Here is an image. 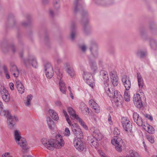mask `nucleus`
Here are the masks:
<instances>
[{
	"label": "nucleus",
	"mask_w": 157,
	"mask_h": 157,
	"mask_svg": "<svg viewBox=\"0 0 157 157\" xmlns=\"http://www.w3.org/2000/svg\"><path fill=\"white\" fill-rule=\"evenodd\" d=\"M44 71L46 77L48 78H51L53 75V71L51 64L47 63L45 65Z\"/></svg>",
	"instance_id": "9"
},
{
	"label": "nucleus",
	"mask_w": 157,
	"mask_h": 157,
	"mask_svg": "<svg viewBox=\"0 0 157 157\" xmlns=\"http://www.w3.org/2000/svg\"><path fill=\"white\" fill-rule=\"evenodd\" d=\"M113 98L117 106L121 104L123 98L119 92L117 90L115 91L114 95Z\"/></svg>",
	"instance_id": "12"
},
{
	"label": "nucleus",
	"mask_w": 157,
	"mask_h": 157,
	"mask_svg": "<svg viewBox=\"0 0 157 157\" xmlns=\"http://www.w3.org/2000/svg\"><path fill=\"white\" fill-rule=\"evenodd\" d=\"M46 121L50 129L53 130L56 128V126L55 123L49 117H48L46 118Z\"/></svg>",
	"instance_id": "20"
},
{
	"label": "nucleus",
	"mask_w": 157,
	"mask_h": 157,
	"mask_svg": "<svg viewBox=\"0 0 157 157\" xmlns=\"http://www.w3.org/2000/svg\"><path fill=\"white\" fill-rule=\"evenodd\" d=\"M152 33L154 35H157V30H153Z\"/></svg>",
	"instance_id": "58"
},
{
	"label": "nucleus",
	"mask_w": 157,
	"mask_h": 157,
	"mask_svg": "<svg viewBox=\"0 0 157 157\" xmlns=\"http://www.w3.org/2000/svg\"><path fill=\"white\" fill-rule=\"evenodd\" d=\"M91 55L94 58L98 57V46L95 43L92 42L90 48Z\"/></svg>",
	"instance_id": "10"
},
{
	"label": "nucleus",
	"mask_w": 157,
	"mask_h": 157,
	"mask_svg": "<svg viewBox=\"0 0 157 157\" xmlns=\"http://www.w3.org/2000/svg\"><path fill=\"white\" fill-rule=\"evenodd\" d=\"M2 68H3V71H4V73H6L8 72V71L7 70V67H6V66H5V65L3 66L2 67Z\"/></svg>",
	"instance_id": "55"
},
{
	"label": "nucleus",
	"mask_w": 157,
	"mask_h": 157,
	"mask_svg": "<svg viewBox=\"0 0 157 157\" xmlns=\"http://www.w3.org/2000/svg\"><path fill=\"white\" fill-rule=\"evenodd\" d=\"M7 117V124L8 127L10 129H13L14 126L13 121L14 120H17V117L15 116H13L10 114H6V116Z\"/></svg>",
	"instance_id": "13"
},
{
	"label": "nucleus",
	"mask_w": 157,
	"mask_h": 157,
	"mask_svg": "<svg viewBox=\"0 0 157 157\" xmlns=\"http://www.w3.org/2000/svg\"><path fill=\"white\" fill-rule=\"evenodd\" d=\"M91 131L93 132V136L97 140H100L102 138L103 136L99 130L97 129L92 128Z\"/></svg>",
	"instance_id": "17"
},
{
	"label": "nucleus",
	"mask_w": 157,
	"mask_h": 157,
	"mask_svg": "<svg viewBox=\"0 0 157 157\" xmlns=\"http://www.w3.org/2000/svg\"><path fill=\"white\" fill-rule=\"evenodd\" d=\"M55 104L57 106L61 107L62 106L61 102L60 101H57L55 102Z\"/></svg>",
	"instance_id": "52"
},
{
	"label": "nucleus",
	"mask_w": 157,
	"mask_h": 157,
	"mask_svg": "<svg viewBox=\"0 0 157 157\" xmlns=\"http://www.w3.org/2000/svg\"><path fill=\"white\" fill-rule=\"evenodd\" d=\"M49 13H50V15L51 16H53V12L52 10H49Z\"/></svg>",
	"instance_id": "64"
},
{
	"label": "nucleus",
	"mask_w": 157,
	"mask_h": 157,
	"mask_svg": "<svg viewBox=\"0 0 157 157\" xmlns=\"http://www.w3.org/2000/svg\"><path fill=\"white\" fill-rule=\"evenodd\" d=\"M88 13L87 11L85 10H83L82 12V15L83 17L85 15L87 16Z\"/></svg>",
	"instance_id": "54"
},
{
	"label": "nucleus",
	"mask_w": 157,
	"mask_h": 157,
	"mask_svg": "<svg viewBox=\"0 0 157 157\" xmlns=\"http://www.w3.org/2000/svg\"><path fill=\"white\" fill-rule=\"evenodd\" d=\"M81 7L80 5L78 4V0H76L74 4V12H77L78 10L77 8H78L79 9Z\"/></svg>",
	"instance_id": "42"
},
{
	"label": "nucleus",
	"mask_w": 157,
	"mask_h": 157,
	"mask_svg": "<svg viewBox=\"0 0 157 157\" xmlns=\"http://www.w3.org/2000/svg\"><path fill=\"white\" fill-rule=\"evenodd\" d=\"M33 98V96L31 94H29L27 97L26 100L25 101L24 103L25 105L29 107L30 106V103Z\"/></svg>",
	"instance_id": "36"
},
{
	"label": "nucleus",
	"mask_w": 157,
	"mask_h": 157,
	"mask_svg": "<svg viewBox=\"0 0 157 157\" xmlns=\"http://www.w3.org/2000/svg\"><path fill=\"white\" fill-rule=\"evenodd\" d=\"M100 75L101 80L105 82L104 86H105V84L107 83L109 84V78L108 74L106 71L104 70L101 71L100 72Z\"/></svg>",
	"instance_id": "15"
},
{
	"label": "nucleus",
	"mask_w": 157,
	"mask_h": 157,
	"mask_svg": "<svg viewBox=\"0 0 157 157\" xmlns=\"http://www.w3.org/2000/svg\"><path fill=\"white\" fill-rule=\"evenodd\" d=\"M94 1L96 2L98 4H101V0H94Z\"/></svg>",
	"instance_id": "63"
},
{
	"label": "nucleus",
	"mask_w": 157,
	"mask_h": 157,
	"mask_svg": "<svg viewBox=\"0 0 157 157\" xmlns=\"http://www.w3.org/2000/svg\"><path fill=\"white\" fill-rule=\"evenodd\" d=\"M61 91L63 94H65L66 90V87H59Z\"/></svg>",
	"instance_id": "50"
},
{
	"label": "nucleus",
	"mask_w": 157,
	"mask_h": 157,
	"mask_svg": "<svg viewBox=\"0 0 157 157\" xmlns=\"http://www.w3.org/2000/svg\"><path fill=\"white\" fill-rule=\"evenodd\" d=\"M127 91L125 90L124 96L125 101L127 102H128L130 100V95Z\"/></svg>",
	"instance_id": "40"
},
{
	"label": "nucleus",
	"mask_w": 157,
	"mask_h": 157,
	"mask_svg": "<svg viewBox=\"0 0 157 157\" xmlns=\"http://www.w3.org/2000/svg\"><path fill=\"white\" fill-rule=\"evenodd\" d=\"M79 48L83 52H85L86 50L87 47L84 44L80 45L79 46Z\"/></svg>",
	"instance_id": "45"
},
{
	"label": "nucleus",
	"mask_w": 157,
	"mask_h": 157,
	"mask_svg": "<svg viewBox=\"0 0 157 157\" xmlns=\"http://www.w3.org/2000/svg\"><path fill=\"white\" fill-rule=\"evenodd\" d=\"M137 76L139 86L140 89H142L144 85L143 79L140 73H137Z\"/></svg>",
	"instance_id": "29"
},
{
	"label": "nucleus",
	"mask_w": 157,
	"mask_h": 157,
	"mask_svg": "<svg viewBox=\"0 0 157 157\" xmlns=\"http://www.w3.org/2000/svg\"><path fill=\"white\" fill-rule=\"evenodd\" d=\"M65 71L68 75L72 78L74 76L75 71L72 67H68L65 69Z\"/></svg>",
	"instance_id": "33"
},
{
	"label": "nucleus",
	"mask_w": 157,
	"mask_h": 157,
	"mask_svg": "<svg viewBox=\"0 0 157 157\" xmlns=\"http://www.w3.org/2000/svg\"><path fill=\"white\" fill-rule=\"evenodd\" d=\"M110 75L111 82L114 86H117L118 84V78L115 73L111 72Z\"/></svg>",
	"instance_id": "26"
},
{
	"label": "nucleus",
	"mask_w": 157,
	"mask_h": 157,
	"mask_svg": "<svg viewBox=\"0 0 157 157\" xmlns=\"http://www.w3.org/2000/svg\"><path fill=\"white\" fill-rule=\"evenodd\" d=\"M63 113L66 118V120L68 124L69 125H71V121L69 117V116L68 115L67 112L65 110H63Z\"/></svg>",
	"instance_id": "44"
},
{
	"label": "nucleus",
	"mask_w": 157,
	"mask_h": 157,
	"mask_svg": "<svg viewBox=\"0 0 157 157\" xmlns=\"http://www.w3.org/2000/svg\"><path fill=\"white\" fill-rule=\"evenodd\" d=\"M3 105L2 103L0 101V114L2 116H6L8 114L9 112L8 111L4 110L3 109Z\"/></svg>",
	"instance_id": "34"
},
{
	"label": "nucleus",
	"mask_w": 157,
	"mask_h": 157,
	"mask_svg": "<svg viewBox=\"0 0 157 157\" xmlns=\"http://www.w3.org/2000/svg\"><path fill=\"white\" fill-rule=\"evenodd\" d=\"M82 111H85L87 113H89V109L87 107L86 105L82 103L81 104L80 107Z\"/></svg>",
	"instance_id": "41"
},
{
	"label": "nucleus",
	"mask_w": 157,
	"mask_h": 157,
	"mask_svg": "<svg viewBox=\"0 0 157 157\" xmlns=\"http://www.w3.org/2000/svg\"><path fill=\"white\" fill-rule=\"evenodd\" d=\"M56 140L53 139L54 149L55 148L60 149L63 147L64 141L62 138L61 136L59 134L56 136Z\"/></svg>",
	"instance_id": "4"
},
{
	"label": "nucleus",
	"mask_w": 157,
	"mask_h": 157,
	"mask_svg": "<svg viewBox=\"0 0 157 157\" xmlns=\"http://www.w3.org/2000/svg\"><path fill=\"white\" fill-rule=\"evenodd\" d=\"M25 65L27 67H29L31 66L35 68L37 66V63L35 57L33 56H29L28 58L25 59H22Z\"/></svg>",
	"instance_id": "3"
},
{
	"label": "nucleus",
	"mask_w": 157,
	"mask_h": 157,
	"mask_svg": "<svg viewBox=\"0 0 157 157\" xmlns=\"http://www.w3.org/2000/svg\"><path fill=\"white\" fill-rule=\"evenodd\" d=\"M108 83L105 84V86H104L105 90L108 96L110 98H113L114 95L115 91H114L112 89H109L108 87Z\"/></svg>",
	"instance_id": "22"
},
{
	"label": "nucleus",
	"mask_w": 157,
	"mask_h": 157,
	"mask_svg": "<svg viewBox=\"0 0 157 157\" xmlns=\"http://www.w3.org/2000/svg\"><path fill=\"white\" fill-rule=\"evenodd\" d=\"M71 133L68 128H66L65 129L64 135L68 136L70 135Z\"/></svg>",
	"instance_id": "47"
},
{
	"label": "nucleus",
	"mask_w": 157,
	"mask_h": 157,
	"mask_svg": "<svg viewBox=\"0 0 157 157\" xmlns=\"http://www.w3.org/2000/svg\"><path fill=\"white\" fill-rule=\"evenodd\" d=\"M59 0H54L53 5L54 8L56 9H59L60 7Z\"/></svg>",
	"instance_id": "43"
},
{
	"label": "nucleus",
	"mask_w": 157,
	"mask_h": 157,
	"mask_svg": "<svg viewBox=\"0 0 157 157\" xmlns=\"http://www.w3.org/2000/svg\"><path fill=\"white\" fill-rule=\"evenodd\" d=\"M143 127L145 131L150 134H153L155 132L154 128L150 125H144Z\"/></svg>",
	"instance_id": "32"
},
{
	"label": "nucleus",
	"mask_w": 157,
	"mask_h": 157,
	"mask_svg": "<svg viewBox=\"0 0 157 157\" xmlns=\"http://www.w3.org/2000/svg\"><path fill=\"white\" fill-rule=\"evenodd\" d=\"M74 24H72L71 25V28L72 29L71 31V32L70 37L72 40H73L75 39L76 35V33L75 31L74 30Z\"/></svg>",
	"instance_id": "37"
},
{
	"label": "nucleus",
	"mask_w": 157,
	"mask_h": 157,
	"mask_svg": "<svg viewBox=\"0 0 157 157\" xmlns=\"http://www.w3.org/2000/svg\"><path fill=\"white\" fill-rule=\"evenodd\" d=\"M10 71L12 74L15 77L18 76L19 72L17 66L13 64H11Z\"/></svg>",
	"instance_id": "27"
},
{
	"label": "nucleus",
	"mask_w": 157,
	"mask_h": 157,
	"mask_svg": "<svg viewBox=\"0 0 157 157\" xmlns=\"http://www.w3.org/2000/svg\"><path fill=\"white\" fill-rule=\"evenodd\" d=\"M42 145L46 148L51 150H54L53 139H47L43 138L41 139Z\"/></svg>",
	"instance_id": "6"
},
{
	"label": "nucleus",
	"mask_w": 157,
	"mask_h": 157,
	"mask_svg": "<svg viewBox=\"0 0 157 157\" xmlns=\"http://www.w3.org/2000/svg\"><path fill=\"white\" fill-rule=\"evenodd\" d=\"M89 103L91 108L94 109L95 112L98 113L100 112V109L99 106L94 100L92 99L90 100Z\"/></svg>",
	"instance_id": "24"
},
{
	"label": "nucleus",
	"mask_w": 157,
	"mask_h": 157,
	"mask_svg": "<svg viewBox=\"0 0 157 157\" xmlns=\"http://www.w3.org/2000/svg\"><path fill=\"white\" fill-rule=\"evenodd\" d=\"M96 139L92 136H89L87 138V140L90 145L93 147L96 148L98 145V143Z\"/></svg>",
	"instance_id": "19"
},
{
	"label": "nucleus",
	"mask_w": 157,
	"mask_h": 157,
	"mask_svg": "<svg viewBox=\"0 0 157 157\" xmlns=\"http://www.w3.org/2000/svg\"><path fill=\"white\" fill-rule=\"evenodd\" d=\"M108 121L109 122H112V121H111V116L109 114L108 115Z\"/></svg>",
	"instance_id": "62"
},
{
	"label": "nucleus",
	"mask_w": 157,
	"mask_h": 157,
	"mask_svg": "<svg viewBox=\"0 0 157 157\" xmlns=\"http://www.w3.org/2000/svg\"><path fill=\"white\" fill-rule=\"evenodd\" d=\"M1 94L3 101L6 102H8L10 101V94L6 89H3Z\"/></svg>",
	"instance_id": "18"
},
{
	"label": "nucleus",
	"mask_w": 157,
	"mask_h": 157,
	"mask_svg": "<svg viewBox=\"0 0 157 157\" xmlns=\"http://www.w3.org/2000/svg\"><path fill=\"white\" fill-rule=\"evenodd\" d=\"M133 118L134 121L139 126H142L143 121L142 118L136 112L133 113Z\"/></svg>",
	"instance_id": "16"
},
{
	"label": "nucleus",
	"mask_w": 157,
	"mask_h": 157,
	"mask_svg": "<svg viewBox=\"0 0 157 157\" xmlns=\"http://www.w3.org/2000/svg\"><path fill=\"white\" fill-rule=\"evenodd\" d=\"M67 111L72 119H76L77 117L78 118V116L75 113V111L71 107H68L67 108Z\"/></svg>",
	"instance_id": "30"
},
{
	"label": "nucleus",
	"mask_w": 157,
	"mask_h": 157,
	"mask_svg": "<svg viewBox=\"0 0 157 157\" xmlns=\"http://www.w3.org/2000/svg\"><path fill=\"white\" fill-rule=\"evenodd\" d=\"M98 153L102 157H107L105 154L103 153L102 151L99 150Z\"/></svg>",
	"instance_id": "53"
},
{
	"label": "nucleus",
	"mask_w": 157,
	"mask_h": 157,
	"mask_svg": "<svg viewBox=\"0 0 157 157\" xmlns=\"http://www.w3.org/2000/svg\"><path fill=\"white\" fill-rule=\"evenodd\" d=\"M76 119L78 120L79 122L81 125L85 129L87 130L88 129V127L86 124L85 122L83 121V120L81 119L80 117L78 116V118L77 117L76 118Z\"/></svg>",
	"instance_id": "39"
},
{
	"label": "nucleus",
	"mask_w": 157,
	"mask_h": 157,
	"mask_svg": "<svg viewBox=\"0 0 157 157\" xmlns=\"http://www.w3.org/2000/svg\"><path fill=\"white\" fill-rule=\"evenodd\" d=\"M144 32L141 31L140 32V35L142 38H143V37H144Z\"/></svg>",
	"instance_id": "60"
},
{
	"label": "nucleus",
	"mask_w": 157,
	"mask_h": 157,
	"mask_svg": "<svg viewBox=\"0 0 157 157\" xmlns=\"http://www.w3.org/2000/svg\"><path fill=\"white\" fill-rule=\"evenodd\" d=\"M64 66L66 68H67L68 67H72L71 66L70 64L68 62H66L64 63Z\"/></svg>",
	"instance_id": "51"
},
{
	"label": "nucleus",
	"mask_w": 157,
	"mask_h": 157,
	"mask_svg": "<svg viewBox=\"0 0 157 157\" xmlns=\"http://www.w3.org/2000/svg\"><path fill=\"white\" fill-rule=\"evenodd\" d=\"M92 119L94 120L95 122L97 121V117L95 115H93Z\"/></svg>",
	"instance_id": "57"
},
{
	"label": "nucleus",
	"mask_w": 157,
	"mask_h": 157,
	"mask_svg": "<svg viewBox=\"0 0 157 157\" xmlns=\"http://www.w3.org/2000/svg\"><path fill=\"white\" fill-rule=\"evenodd\" d=\"M56 74L58 79L59 80V87H65L64 83L63 81L61 80L62 77V74L60 71V70L58 69H56Z\"/></svg>",
	"instance_id": "23"
},
{
	"label": "nucleus",
	"mask_w": 157,
	"mask_h": 157,
	"mask_svg": "<svg viewBox=\"0 0 157 157\" xmlns=\"http://www.w3.org/2000/svg\"><path fill=\"white\" fill-rule=\"evenodd\" d=\"M147 139L151 143H153L154 142V138L151 136H148Z\"/></svg>",
	"instance_id": "49"
},
{
	"label": "nucleus",
	"mask_w": 157,
	"mask_h": 157,
	"mask_svg": "<svg viewBox=\"0 0 157 157\" xmlns=\"http://www.w3.org/2000/svg\"><path fill=\"white\" fill-rule=\"evenodd\" d=\"M57 62L58 63H60L62 62V61L60 59H58L57 60Z\"/></svg>",
	"instance_id": "61"
},
{
	"label": "nucleus",
	"mask_w": 157,
	"mask_h": 157,
	"mask_svg": "<svg viewBox=\"0 0 157 157\" xmlns=\"http://www.w3.org/2000/svg\"><path fill=\"white\" fill-rule=\"evenodd\" d=\"M121 81L123 85L125 88V90H128L131 86V83L129 77L126 75H124L122 76Z\"/></svg>",
	"instance_id": "11"
},
{
	"label": "nucleus",
	"mask_w": 157,
	"mask_h": 157,
	"mask_svg": "<svg viewBox=\"0 0 157 157\" xmlns=\"http://www.w3.org/2000/svg\"><path fill=\"white\" fill-rule=\"evenodd\" d=\"M133 101L136 106L139 108H141L143 105L140 95L139 94H135L133 96Z\"/></svg>",
	"instance_id": "14"
},
{
	"label": "nucleus",
	"mask_w": 157,
	"mask_h": 157,
	"mask_svg": "<svg viewBox=\"0 0 157 157\" xmlns=\"http://www.w3.org/2000/svg\"><path fill=\"white\" fill-rule=\"evenodd\" d=\"M150 43V46L152 48L155 49L157 47V42L154 39H151Z\"/></svg>",
	"instance_id": "38"
},
{
	"label": "nucleus",
	"mask_w": 157,
	"mask_h": 157,
	"mask_svg": "<svg viewBox=\"0 0 157 157\" xmlns=\"http://www.w3.org/2000/svg\"><path fill=\"white\" fill-rule=\"evenodd\" d=\"M16 86L20 93L22 94L24 92V87L21 81L17 80L16 81Z\"/></svg>",
	"instance_id": "25"
},
{
	"label": "nucleus",
	"mask_w": 157,
	"mask_h": 157,
	"mask_svg": "<svg viewBox=\"0 0 157 157\" xmlns=\"http://www.w3.org/2000/svg\"><path fill=\"white\" fill-rule=\"evenodd\" d=\"M147 55V52L141 50L137 51L136 52V55L140 58H145Z\"/></svg>",
	"instance_id": "35"
},
{
	"label": "nucleus",
	"mask_w": 157,
	"mask_h": 157,
	"mask_svg": "<svg viewBox=\"0 0 157 157\" xmlns=\"http://www.w3.org/2000/svg\"><path fill=\"white\" fill-rule=\"evenodd\" d=\"M70 125L71 126L73 134L78 137V138H80L83 137V133L82 132L77 124L75 123L72 124H71V125Z\"/></svg>",
	"instance_id": "5"
},
{
	"label": "nucleus",
	"mask_w": 157,
	"mask_h": 157,
	"mask_svg": "<svg viewBox=\"0 0 157 157\" xmlns=\"http://www.w3.org/2000/svg\"><path fill=\"white\" fill-rule=\"evenodd\" d=\"M111 143L115 146V148L117 151L120 152L122 150V148L124 146V143L122 139L117 136H114L111 140Z\"/></svg>",
	"instance_id": "2"
},
{
	"label": "nucleus",
	"mask_w": 157,
	"mask_h": 157,
	"mask_svg": "<svg viewBox=\"0 0 157 157\" xmlns=\"http://www.w3.org/2000/svg\"><path fill=\"white\" fill-rule=\"evenodd\" d=\"M91 75L89 73L87 72H84V74L83 75V78L86 81V82L90 86L92 87L93 86L92 83H89V79Z\"/></svg>",
	"instance_id": "31"
},
{
	"label": "nucleus",
	"mask_w": 157,
	"mask_h": 157,
	"mask_svg": "<svg viewBox=\"0 0 157 157\" xmlns=\"http://www.w3.org/2000/svg\"><path fill=\"white\" fill-rule=\"evenodd\" d=\"M89 63L90 67V73L93 74L95 73L96 72L98 69V67L95 61L90 59L89 60Z\"/></svg>",
	"instance_id": "21"
},
{
	"label": "nucleus",
	"mask_w": 157,
	"mask_h": 157,
	"mask_svg": "<svg viewBox=\"0 0 157 157\" xmlns=\"http://www.w3.org/2000/svg\"><path fill=\"white\" fill-rule=\"evenodd\" d=\"M9 86L10 89L11 90H13L14 89V84L13 83H10L9 84Z\"/></svg>",
	"instance_id": "56"
},
{
	"label": "nucleus",
	"mask_w": 157,
	"mask_h": 157,
	"mask_svg": "<svg viewBox=\"0 0 157 157\" xmlns=\"http://www.w3.org/2000/svg\"><path fill=\"white\" fill-rule=\"evenodd\" d=\"M121 123L124 129L127 132H131L132 125L126 117H123L121 119Z\"/></svg>",
	"instance_id": "7"
},
{
	"label": "nucleus",
	"mask_w": 157,
	"mask_h": 157,
	"mask_svg": "<svg viewBox=\"0 0 157 157\" xmlns=\"http://www.w3.org/2000/svg\"><path fill=\"white\" fill-rule=\"evenodd\" d=\"M73 144L76 149L79 151H82L84 149V145L80 138L74 139Z\"/></svg>",
	"instance_id": "8"
},
{
	"label": "nucleus",
	"mask_w": 157,
	"mask_h": 157,
	"mask_svg": "<svg viewBox=\"0 0 157 157\" xmlns=\"http://www.w3.org/2000/svg\"><path fill=\"white\" fill-rule=\"evenodd\" d=\"M48 113L52 118L54 121H57L59 119V117L57 113L53 109H49Z\"/></svg>",
	"instance_id": "28"
},
{
	"label": "nucleus",
	"mask_w": 157,
	"mask_h": 157,
	"mask_svg": "<svg viewBox=\"0 0 157 157\" xmlns=\"http://www.w3.org/2000/svg\"><path fill=\"white\" fill-rule=\"evenodd\" d=\"M13 136L16 143L22 148L25 150L28 148L26 141L21 137L19 131L16 130L14 131Z\"/></svg>",
	"instance_id": "1"
},
{
	"label": "nucleus",
	"mask_w": 157,
	"mask_h": 157,
	"mask_svg": "<svg viewBox=\"0 0 157 157\" xmlns=\"http://www.w3.org/2000/svg\"><path fill=\"white\" fill-rule=\"evenodd\" d=\"M2 157H13L9 152H6L3 154Z\"/></svg>",
	"instance_id": "48"
},
{
	"label": "nucleus",
	"mask_w": 157,
	"mask_h": 157,
	"mask_svg": "<svg viewBox=\"0 0 157 157\" xmlns=\"http://www.w3.org/2000/svg\"><path fill=\"white\" fill-rule=\"evenodd\" d=\"M113 133L116 136H117L120 134V131L117 127L114 128V129Z\"/></svg>",
	"instance_id": "46"
},
{
	"label": "nucleus",
	"mask_w": 157,
	"mask_h": 157,
	"mask_svg": "<svg viewBox=\"0 0 157 157\" xmlns=\"http://www.w3.org/2000/svg\"><path fill=\"white\" fill-rule=\"evenodd\" d=\"M6 77L7 79H9L10 78V76L8 73V72L5 73Z\"/></svg>",
	"instance_id": "59"
}]
</instances>
